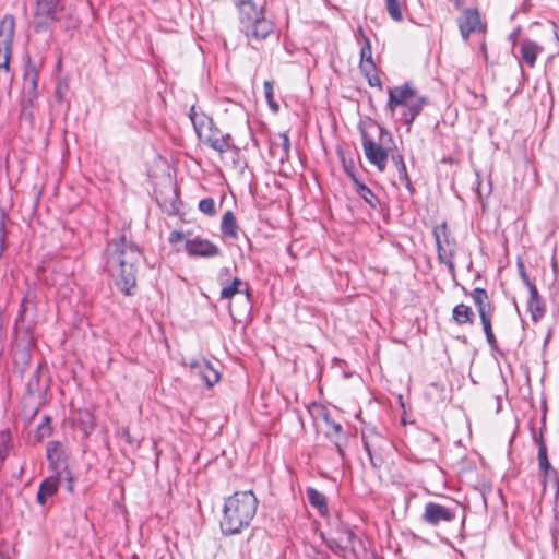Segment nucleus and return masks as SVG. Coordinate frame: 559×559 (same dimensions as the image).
Returning a JSON list of instances; mask_svg holds the SVG:
<instances>
[{
    "instance_id": "1",
    "label": "nucleus",
    "mask_w": 559,
    "mask_h": 559,
    "mask_svg": "<svg viewBox=\"0 0 559 559\" xmlns=\"http://www.w3.org/2000/svg\"><path fill=\"white\" fill-rule=\"evenodd\" d=\"M141 258V250L126 236L111 239L107 245V270L126 295H131V289L136 285Z\"/></svg>"
},
{
    "instance_id": "2",
    "label": "nucleus",
    "mask_w": 559,
    "mask_h": 559,
    "mask_svg": "<svg viewBox=\"0 0 559 559\" xmlns=\"http://www.w3.org/2000/svg\"><path fill=\"white\" fill-rule=\"evenodd\" d=\"M258 499L252 490L237 491L225 500L221 528L225 535L240 533L252 522Z\"/></svg>"
},
{
    "instance_id": "3",
    "label": "nucleus",
    "mask_w": 559,
    "mask_h": 559,
    "mask_svg": "<svg viewBox=\"0 0 559 559\" xmlns=\"http://www.w3.org/2000/svg\"><path fill=\"white\" fill-rule=\"evenodd\" d=\"M237 8L241 31L249 40L261 41L274 33V24L262 7L252 0H240Z\"/></svg>"
},
{
    "instance_id": "4",
    "label": "nucleus",
    "mask_w": 559,
    "mask_h": 559,
    "mask_svg": "<svg viewBox=\"0 0 559 559\" xmlns=\"http://www.w3.org/2000/svg\"><path fill=\"white\" fill-rule=\"evenodd\" d=\"M388 93V108L392 112L400 108L401 120L409 128L427 104V97L420 95L409 83L389 88Z\"/></svg>"
},
{
    "instance_id": "5",
    "label": "nucleus",
    "mask_w": 559,
    "mask_h": 559,
    "mask_svg": "<svg viewBox=\"0 0 559 559\" xmlns=\"http://www.w3.org/2000/svg\"><path fill=\"white\" fill-rule=\"evenodd\" d=\"M380 143L371 139L366 131H361L362 148L368 162L376 166L379 171H384L386 168V160L389 156V147H385V141L392 142L391 133L383 127H379Z\"/></svg>"
},
{
    "instance_id": "6",
    "label": "nucleus",
    "mask_w": 559,
    "mask_h": 559,
    "mask_svg": "<svg viewBox=\"0 0 559 559\" xmlns=\"http://www.w3.org/2000/svg\"><path fill=\"white\" fill-rule=\"evenodd\" d=\"M15 34V20L12 14H5L0 21V71L4 73V80L11 82L10 60L12 57V44Z\"/></svg>"
},
{
    "instance_id": "7",
    "label": "nucleus",
    "mask_w": 559,
    "mask_h": 559,
    "mask_svg": "<svg viewBox=\"0 0 559 559\" xmlns=\"http://www.w3.org/2000/svg\"><path fill=\"white\" fill-rule=\"evenodd\" d=\"M432 235L436 240L438 259L445 264L450 273L455 272L454 257L456 252V241L450 235L445 223L433 227Z\"/></svg>"
},
{
    "instance_id": "8",
    "label": "nucleus",
    "mask_w": 559,
    "mask_h": 559,
    "mask_svg": "<svg viewBox=\"0 0 559 559\" xmlns=\"http://www.w3.org/2000/svg\"><path fill=\"white\" fill-rule=\"evenodd\" d=\"M472 299L477 308L480 322L483 325L484 333L486 335V340L489 344V346L492 349L497 348V340L492 331L491 326V319L493 313V308L491 304L489 302L488 294L483 288H475L472 294Z\"/></svg>"
},
{
    "instance_id": "9",
    "label": "nucleus",
    "mask_w": 559,
    "mask_h": 559,
    "mask_svg": "<svg viewBox=\"0 0 559 559\" xmlns=\"http://www.w3.org/2000/svg\"><path fill=\"white\" fill-rule=\"evenodd\" d=\"M61 0H35L33 27L36 33L47 32L59 19Z\"/></svg>"
},
{
    "instance_id": "10",
    "label": "nucleus",
    "mask_w": 559,
    "mask_h": 559,
    "mask_svg": "<svg viewBox=\"0 0 559 559\" xmlns=\"http://www.w3.org/2000/svg\"><path fill=\"white\" fill-rule=\"evenodd\" d=\"M198 138L221 155L234 147L230 134H224L215 124Z\"/></svg>"
},
{
    "instance_id": "11",
    "label": "nucleus",
    "mask_w": 559,
    "mask_h": 559,
    "mask_svg": "<svg viewBox=\"0 0 559 559\" xmlns=\"http://www.w3.org/2000/svg\"><path fill=\"white\" fill-rule=\"evenodd\" d=\"M186 365L190 368L191 373L202 380L209 388L219 381L218 371L204 358L189 359Z\"/></svg>"
},
{
    "instance_id": "12",
    "label": "nucleus",
    "mask_w": 559,
    "mask_h": 559,
    "mask_svg": "<svg viewBox=\"0 0 559 559\" xmlns=\"http://www.w3.org/2000/svg\"><path fill=\"white\" fill-rule=\"evenodd\" d=\"M421 518L426 523L437 526L442 522H452L455 519V510L437 502H428Z\"/></svg>"
},
{
    "instance_id": "13",
    "label": "nucleus",
    "mask_w": 559,
    "mask_h": 559,
    "mask_svg": "<svg viewBox=\"0 0 559 559\" xmlns=\"http://www.w3.org/2000/svg\"><path fill=\"white\" fill-rule=\"evenodd\" d=\"M185 247L191 257L211 258L221 253L219 248L215 243L200 237L186 240Z\"/></svg>"
},
{
    "instance_id": "14",
    "label": "nucleus",
    "mask_w": 559,
    "mask_h": 559,
    "mask_svg": "<svg viewBox=\"0 0 559 559\" xmlns=\"http://www.w3.org/2000/svg\"><path fill=\"white\" fill-rule=\"evenodd\" d=\"M535 441L538 445V465H539V476H540V483L543 488L545 489L547 487L548 478L550 475H555L556 471L552 468L548 456H547V447L544 442V439L542 436L536 437Z\"/></svg>"
},
{
    "instance_id": "15",
    "label": "nucleus",
    "mask_w": 559,
    "mask_h": 559,
    "mask_svg": "<svg viewBox=\"0 0 559 559\" xmlns=\"http://www.w3.org/2000/svg\"><path fill=\"white\" fill-rule=\"evenodd\" d=\"M229 275V269L224 267L221 270L218 278L223 288L221 290L222 299H231L236 294H245L247 297L249 296L247 285L240 280L235 277L230 284H226L223 282L224 276Z\"/></svg>"
},
{
    "instance_id": "16",
    "label": "nucleus",
    "mask_w": 559,
    "mask_h": 559,
    "mask_svg": "<svg viewBox=\"0 0 559 559\" xmlns=\"http://www.w3.org/2000/svg\"><path fill=\"white\" fill-rule=\"evenodd\" d=\"M322 418L325 424V436L330 438L335 447L337 452L343 455V445H342V439H343V427L341 424L336 423L330 415V413L326 409L322 411Z\"/></svg>"
},
{
    "instance_id": "17",
    "label": "nucleus",
    "mask_w": 559,
    "mask_h": 559,
    "mask_svg": "<svg viewBox=\"0 0 559 559\" xmlns=\"http://www.w3.org/2000/svg\"><path fill=\"white\" fill-rule=\"evenodd\" d=\"M23 94L29 105L38 97V72L35 67L25 70Z\"/></svg>"
},
{
    "instance_id": "18",
    "label": "nucleus",
    "mask_w": 559,
    "mask_h": 559,
    "mask_svg": "<svg viewBox=\"0 0 559 559\" xmlns=\"http://www.w3.org/2000/svg\"><path fill=\"white\" fill-rule=\"evenodd\" d=\"M459 26L463 38L467 39L480 26V17L477 10H466L464 16L460 20Z\"/></svg>"
},
{
    "instance_id": "19",
    "label": "nucleus",
    "mask_w": 559,
    "mask_h": 559,
    "mask_svg": "<svg viewBox=\"0 0 559 559\" xmlns=\"http://www.w3.org/2000/svg\"><path fill=\"white\" fill-rule=\"evenodd\" d=\"M189 116L198 136L214 126L213 119L194 105Z\"/></svg>"
},
{
    "instance_id": "20",
    "label": "nucleus",
    "mask_w": 559,
    "mask_h": 559,
    "mask_svg": "<svg viewBox=\"0 0 559 559\" xmlns=\"http://www.w3.org/2000/svg\"><path fill=\"white\" fill-rule=\"evenodd\" d=\"M59 487V474L47 477L39 486L37 492V501L40 504H45L46 501L52 497Z\"/></svg>"
},
{
    "instance_id": "21",
    "label": "nucleus",
    "mask_w": 559,
    "mask_h": 559,
    "mask_svg": "<svg viewBox=\"0 0 559 559\" xmlns=\"http://www.w3.org/2000/svg\"><path fill=\"white\" fill-rule=\"evenodd\" d=\"M74 423L85 437H88L96 427L94 415L87 409L76 411L74 415Z\"/></svg>"
},
{
    "instance_id": "22",
    "label": "nucleus",
    "mask_w": 559,
    "mask_h": 559,
    "mask_svg": "<svg viewBox=\"0 0 559 559\" xmlns=\"http://www.w3.org/2000/svg\"><path fill=\"white\" fill-rule=\"evenodd\" d=\"M527 309L531 312L532 319L534 321H538L545 313V306L536 286H532L530 289Z\"/></svg>"
},
{
    "instance_id": "23",
    "label": "nucleus",
    "mask_w": 559,
    "mask_h": 559,
    "mask_svg": "<svg viewBox=\"0 0 559 559\" xmlns=\"http://www.w3.org/2000/svg\"><path fill=\"white\" fill-rule=\"evenodd\" d=\"M543 51V48L536 43L531 40H523L521 43V58L527 63L528 67L533 68L536 62L537 56Z\"/></svg>"
},
{
    "instance_id": "24",
    "label": "nucleus",
    "mask_w": 559,
    "mask_h": 559,
    "mask_svg": "<svg viewBox=\"0 0 559 559\" xmlns=\"http://www.w3.org/2000/svg\"><path fill=\"white\" fill-rule=\"evenodd\" d=\"M354 537L355 534L350 530H345L340 537L328 539L326 544L331 550L338 554L352 547Z\"/></svg>"
},
{
    "instance_id": "25",
    "label": "nucleus",
    "mask_w": 559,
    "mask_h": 559,
    "mask_svg": "<svg viewBox=\"0 0 559 559\" xmlns=\"http://www.w3.org/2000/svg\"><path fill=\"white\" fill-rule=\"evenodd\" d=\"M306 493L309 503L316 508L321 515H326L329 508L325 496L314 488H308Z\"/></svg>"
},
{
    "instance_id": "26",
    "label": "nucleus",
    "mask_w": 559,
    "mask_h": 559,
    "mask_svg": "<svg viewBox=\"0 0 559 559\" xmlns=\"http://www.w3.org/2000/svg\"><path fill=\"white\" fill-rule=\"evenodd\" d=\"M452 318L459 325L472 324L474 322V312L469 306L459 304L453 308Z\"/></svg>"
},
{
    "instance_id": "27",
    "label": "nucleus",
    "mask_w": 559,
    "mask_h": 559,
    "mask_svg": "<svg viewBox=\"0 0 559 559\" xmlns=\"http://www.w3.org/2000/svg\"><path fill=\"white\" fill-rule=\"evenodd\" d=\"M221 229L224 236L236 239L238 237V226L233 212L227 211L222 218Z\"/></svg>"
},
{
    "instance_id": "28",
    "label": "nucleus",
    "mask_w": 559,
    "mask_h": 559,
    "mask_svg": "<svg viewBox=\"0 0 559 559\" xmlns=\"http://www.w3.org/2000/svg\"><path fill=\"white\" fill-rule=\"evenodd\" d=\"M46 455L47 460L49 461V464L52 466L53 469H56L63 455L62 444L58 441L48 442L46 448Z\"/></svg>"
},
{
    "instance_id": "29",
    "label": "nucleus",
    "mask_w": 559,
    "mask_h": 559,
    "mask_svg": "<svg viewBox=\"0 0 559 559\" xmlns=\"http://www.w3.org/2000/svg\"><path fill=\"white\" fill-rule=\"evenodd\" d=\"M355 185L356 193L364 199L371 207H376L378 204V198L374 193L362 182H360L357 178L350 175Z\"/></svg>"
},
{
    "instance_id": "30",
    "label": "nucleus",
    "mask_w": 559,
    "mask_h": 559,
    "mask_svg": "<svg viewBox=\"0 0 559 559\" xmlns=\"http://www.w3.org/2000/svg\"><path fill=\"white\" fill-rule=\"evenodd\" d=\"M360 69L365 75H369V72H373L376 69L371 56V47L369 40L366 41V45L361 48L360 51Z\"/></svg>"
},
{
    "instance_id": "31",
    "label": "nucleus",
    "mask_w": 559,
    "mask_h": 559,
    "mask_svg": "<svg viewBox=\"0 0 559 559\" xmlns=\"http://www.w3.org/2000/svg\"><path fill=\"white\" fill-rule=\"evenodd\" d=\"M386 10L391 19L395 22L403 20L402 9L399 0H386Z\"/></svg>"
},
{
    "instance_id": "32",
    "label": "nucleus",
    "mask_w": 559,
    "mask_h": 559,
    "mask_svg": "<svg viewBox=\"0 0 559 559\" xmlns=\"http://www.w3.org/2000/svg\"><path fill=\"white\" fill-rule=\"evenodd\" d=\"M391 158H392V162L395 164V166L397 168L400 179L402 181H408L406 165H405V163L403 160L402 155L395 154V155H392Z\"/></svg>"
},
{
    "instance_id": "33",
    "label": "nucleus",
    "mask_w": 559,
    "mask_h": 559,
    "mask_svg": "<svg viewBox=\"0 0 559 559\" xmlns=\"http://www.w3.org/2000/svg\"><path fill=\"white\" fill-rule=\"evenodd\" d=\"M199 210L210 216H213L216 213L215 201L212 198L202 199L199 202Z\"/></svg>"
},
{
    "instance_id": "34",
    "label": "nucleus",
    "mask_w": 559,
    "mask_h": 559,
    "mask_svg": "<svg viewBox=\"0 0 559 559\" xmlns=\"http://www.w3.org/2000/svg\"><path fill=\"white\" fill-rule=\"evenodd\" d=\"M274 144L280 146L285 155H288L290 150V142L288 135L285 132L277 134Z\"/></svg>"
},
{
    "instance_id": "35",
    "label": "nucleus",
    "mask_w": 559,
    "mask_h": 559,
    "mask_svg": "<svg viewBox=\"0 0 559 559\" xmlns=\"http://www.w3.org/2000/svg\"><path fill=\"white\" fill-rule=\"evenodd\" d=\"M265 97L274 111L278 109V106L273 103V85L270 81H265L264 84Z\"/></svg>"
},
{
    "instance_id": "36",
    "label": "nucleus",
    "mask_w": 559,
    "mask_h": 559,
    "mask_svg": "<svg viewBox=\"0 0 559 559\" xmlns=\"http://www.w3.org/2000/svg\"><path fill=\"white\" fill-rule=\"evenodd\" d=\"M5 213L0 209V257L4 249L5 229H4Z\"/></svg>"
},
{
    "instance_id": "37",
    "label": "nucleus",
    "mask_w": 559,
    "mask_h": 559,
    "mask_svg": "<svg viewBox=\"0 0 559 559\" xmlns=\"http://www.w3.org/2000/svg\"><path fill=\"white\" fill-rule=\"evenodd\" d=\"M119 436L123 438L130 445H138V442L131 437L130 429L128 427L121 428Z\"/></svg>"
},
{
    "instance_id": "38",
    "label": "nucleus",
    "mask_w": 559,
    "mask_h": 559,
    "mask_svg": "<svg viewBox=\"0 0 559 559\" xmlns=\"http://www.w3.org/2000/svg\"><path fill=\"white\" fill-rule=\"evenodd\" d=\"M366 78L368 79V83L370 86H377L380 88L382 87L381 80L379 75L376 73V70L373 72H369V75H366Z\"/></svg>"
},
{
    "instance_id": "39",
    "label": "nucleus",
    "mask_w": 559,
    "mask_h": 559,
    "mask_svg": "<svg viewBox=\"0 0 559 559\" xmlns=\"http://www.w3.org/2000/svg\"><path fill=\"white\" fill-rule=\"evenodd\" d=\"M519 267H520V276L530 290L531 287L535 286V285L530 281L522 263L519 264Z\"/></svg>"
},
{
    "instance_id": "40",
    "label": "nucleus",
    "mask_w": 559,
    "mask_h": 559,
    "mask_svg": "<svg viewBox=\"0 0 559 559\" xmlns=\"http://www.w3.org/2000/svg\"><path fill=\"white\" fill-rule=\"evenodd\" d=\"M170 243H177L181 240H183V234L179 230H173L168 238Z\"/></svg>"
},
{
    "instance_id": "41",
    "label": "nucleus",
    "mask_w": 559,
    "mask_h": 559,
    "mask_svg": "<svg viewBox=\"0 0 559 559\" xmlns=\"http://www.w3.org/2000/svg\"><path fill=\"white\" fill-rule=\"evenodd\" d=\"M364 447H365L366 451L368 452L369 456H371V450H370L369 442L365 438H364Z\"/></svg>"
},
{
    "instance_id": "42",
    "label": "nucleus",
    "mask_w": 559,
    "mask_h": 559,
    "mask_svg": "<svg viewBox=\"0 0 559 559\" xmlns=\"http://www.w3.org/2000/svg\"><path fill=\"white\" fill-rule=\"evenodd\" d=\"M0 559H10L7 555L0 551Z\"/></svg>"
}]
</instances>
